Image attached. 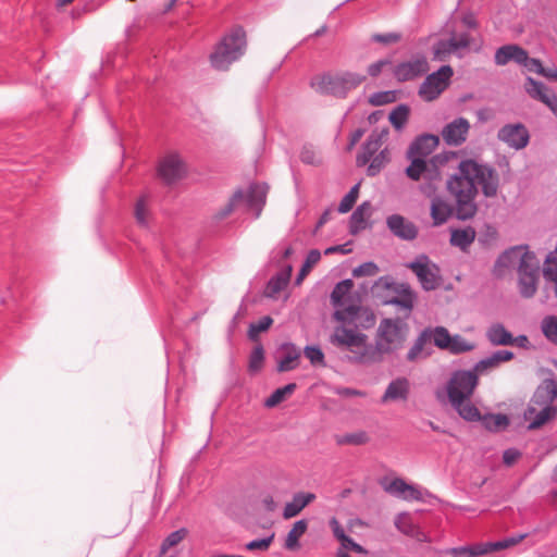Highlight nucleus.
<instances>
[{"instance_id":"obj_1","label":"nucleus","mask_w":557,"mask_h":557,"mask_svg":"<svg viewBox=\"0 0 557 557\" xmlns=\"http://www.w3.org/2000/svg\"><path fill=\"white\" fill-rule=\"evenodd\" d=\"M478 384L479 377L475 371L456 370L450 374L445 385V392L451 408L468 422L480 419V410L471 400Z\"/></svg>"},{"instance_id":"obj_2","label":"nucleus","mask_w":557,"mask_h":557,"mask_svg":"<svg viewBox=\"0 0 557 557\" xmlns=\"http://www.w3.org/2000/svg\"><path fill=\"white\" fill-rule=\"evenodd\" d=\"M406 341V331L398 320L383 319L376 330L374 344H370L366 351H360L355 361L361 363H377L383 361L385 355L398 351Z\"/></svg>"},{"instance_id":"obj_3","label":"nucleus","mask_w":557,"mask_h":557,"mask_svg":"<svg viewBox=\"0 0 557 557\" xmlns=\"http://www.w3.org/2000/svg\"><path fill=\"white\" fill-rule=\"evenodd\" d=\"M447 189L455 199L457 219L466 221L473 218L478 210L475 203L478 188L472 174L462 171V161L457 172L447 181Z\"/></svg>"},{"instance_id":"obj_4","label":"nucleus","mask_w":557,"mask_h":557,"mask_svg":"<svg viewBox=\"0 0 557 557\" xmlns=\"http://www.w3.org/2000/svg\"><path fill=\"white\" fill-rule=\"evenodd\" d=\"M556 398L557 382L554 379L544 380L534 392L524 413L525 419L530 421L529 429H537L556 416Z\"/></svg>"},{"instance_id":"obj_5","label":"nucleus","mask_w":557,"mask_h":557,"mask_svg":"<svg viewBox=\"0 0 557 557\" xmlns=\"http://www.w3.org/2000/svg\"><path fill=\"white\" fill-rule=\"evenodd\" d=\"M246 46L244 28L240 26L233 27L230 33L222 37L210 54L211 65L216 70H227L233 62L244 55Z\"/></svg>"},{"instance_id":"obj_6","label":"nucleus","mask_w":557,"mask_h":557,"mask_svg":"<svg viewBox=\"0 0 557 557\" xmlns=\"http://www.w3.org/2000/svg\"><path fill=\"white\" fill-rule=\"evenodd\" d=\"M366 76L355 72L324 73L311 78L310 86L323 95L345 98L364 82Z\"/></svg>"},{"instance_id":"obj_7","label":"nucleus","mask_w":557,"mask_h":557,"mask_svg":"<svg viewBox=\"0 0 557 557\" xmlns=\"http://www.w3.org/2000/svg\"><path fill=\"white\" fill-rule=\"evenodd\" d=\"M462 171L472 174L475 185L481 186L485 197L491 198L497 195L499 177L492 166L479 163L473 159H465L462 160Z\"/></svg>"},{"instance_id":"obj_8","label":"nucleus","mask_w":557,"mask_h":557,"mask_svg":"<svg viewBox=\"0 0 557 557\" xmlns=\"http://www.w3.org/2000/svg\"><path fill=\"white\" fill-rule=\"evenodd\" d=\"M268 187L263 184H251L249 188L237 190L226 206L223 215L233 211L240 203L253 212L255 219L259 218L265 203Z\"/></svg>"},{"instance_id":"obj_9","label":"nucleus","mask_w":557,"mask_h":557,"mask_svg":"<svg viewBox=\"0 0 557 557\" xmlns=\"http://www.w3.org/2000/svg\"><path fill=\"white\" fill-rule=\"evenodd\" d=\"M454 75L450 65H442L424 78L418 89L419 97L426 102L436 100L449 86Z\"/></svg>"},{"instance_id":"obj_10","label":"nucleus","mask_w":557,"mask_h":557,"mask_svg":"<svg viewBox=\"0 0 557 557\" xmlns=\"http://www.w3.org/2000/svg\"><path fill=\"white\" fill-rule=\"evenodd\" d=\"M432 139L431 137H418L409 146L407 151V159L410 160V164L406 168V175L412 181H420L424 177L436 178L437 165L433 160H425L419 158L416 151L420 148L423 141Z\"/></svg>"},{"instance_id":"obj_11","label":"nucleus","mask_w":557,"mask_h":557,"mask_svg":"<svg viewBox=\"0 0 557 557\" xmlns=\"http://www.w3.org/2000/svg\"><path fill=\"white\" fill-rule=\"evenodd\" d=\"M330 342L338 348L350 350L354 354V358L360 351H366L369 346L368 336L364 333L344 323L334 327Z\"/></svg>"},{"instance_id":"obj_12","label":"nucleus","mask_w":557,"mask_h":557,"mask_svg":"<svg viewBox=\"0 0 557 557\" xmlns=\"http://www.w3.org/2000/svg\"><path fill=\"white\" fill-rule=\"evenodd\" d=\"M528 536L527 533L515 534L499 541L495 542H486L481 544H475L472 546H462L451 548V555L454 557H478L482 555H486L490 553L498 552L502 549H506L512 547L520 543Z\"/></svg>"},{"instance_id":"obj_13","label":"nucleus","mask_w":557,"mask_h":557,"mask_svg":"<svg viewBox=\"0 0 557 557\" xmlns=\"http://www.w3.org/2000/svg\"><path fill=\"white\" fill-rule=\"evenodd\" d=\"M407 268L417 275L424 290H434L440 286L442 278L440 267L425 253L417 256L413 261L407 263Z\"/></svg>"},{"instance_id":"obj_14","label":"nucleus","mask_w":557,"mask_h":557,"mask_svg":"<svg viewBox=\"0 0 557 557\" xmlns=\"http://www.w3.org/2000/svg\"><path fill=\"white\" fill-rule=\"evenodd\" d=\"M333 318L337 322L348 324L357 331L369 330L375 324L373 311L358 305H348L342 309H336Z\"/></svg>"},{"instance_id":"obj_15","label":"nucleus","mask_w":557,"mask_h":557,"mask_svg":"<svg viewBox=\"0 0 557 557\" xmlns=\"http://www.w3.org/2000/svg\"><path fill=\"white\" fill-rule=\"evenodd\" d=\"M429 72V62L425 55L416 54L409 60L397 63L393 75L399 83L417 79Z\"/></svg>"},{"instance_id":"obj_16","label":"nucleus","mask_w":557,"mask_h":557,"mask_svg":"<svg viewBox=\"0 0 557 557\" xmlns=\"http://www.w3.org/2000/svg\"><path fill=\"white\" fill-rule=\"evenodd\" d=\"M434 346L454 355L468 352L474 348V344L466 341L459 334L450 335L444 326H435Z\"/></svg>"},{"instance_id":"obj_17","label":"nucleus","mask_w":557,"mask_h":557,"mask_svg":"<svg viewBox=\"0 0 557 557\" xmlns=\"http://www.w3.org/2000/svg\"><path fill=\"white\" fill-rule=\"evenodd\" d=\"M519 292L525 297L534 296L537 289L539 260L535 255L529 261H522L518 269Z\"/></svg>"},{"instance_id":"obj_18","label":"nucleus","mask_w":557,"mask_h":557,"mask_svg":"<svg viewBox=\"0 0 557 557\" xmlns=\"http://www.w3.org/2000/svg\"><path fill=\"white\" fill-rule=\"evenodd\" d=\"M435 327H425L420 332L413 344L409 348L406 360L408 362H417L429 358L433 354L432 345H434Z\"/></svg>"},{"instance_id":"obj_19","label":"nucleus","mask_w":557,"mask_h":557,"mask_svg":"<svg viewBox=\"0 0 557 557\" xmlns=\"http://www.w3.org/2000/svg\"><path fill=\"white\" fill-rule=\"evenodd\" d=\"M534 256L533 252L527 250V247L516 246L506 251H504L496 260L494 265V273L497 276L504 274L503 269L520 267L522 261H529Z\"/></svg>"},{"instance_id":"obj_20","label":"nucleus","mask_w":557,"mask_h":557,"mask_svg":"<svg viewBox=\"0 0 557 557\" xmlns=\"http://www.w3.org/2000/svg\"><path fill=\"white\" fill-rule=\"evenodd\" d=\"M158 174L166 184H172L186 174V165L177 153H170L160 161Z\"/></svg>"},{"instance_id":"obj_21","label":"nucleus","mask_w":557,"mask_h":557,"mask_svg":"<svg viewBox=\"0 0 557 557\" xmlns=\"http://www.w3.org/2000/svg\"><path fill=\"white\" fill-rule=\"evenodd\" d=\"M470 123L466 117H457L446 124L442 129L443 140L451 147H458L467 140Z\"/></svg>"},{"instance_id":"obj_22","label":"nucleus","mask_w":557,"mask_h":557,"mask_svg":"<svg viewBox=\"0 0 557 557\" xmlns=\"http://www.w3.org/2000/svg\"><path fill=\"white\" fill-rule=\"evenodd\" d=\"M498 139L516 150L529 144L530 135L527 127L521 124H507L498 131Z\"/></svg>"},{"instance_id":"obj_23","label":"nucleus","mask_w":557,"mask_h":557,"mask_svg":"<svg viewBox=\"0 0 557 557\" xmlns=\"http://www.w3.org/2000/svg\"><path fill=\"white\" fill-rule=\"evenodd\" d=\"M382 486L386 493L404 500H421L422 492L414 485L407 484L403 479L395 478L383 481Z\"/></svg>"},{"instance_id":"obj_24","label":"nucleus","mask_w":557,"mask_h":557,"mask_svg":"<svg viewBox=\"0 0 557 557\" xmlns=\"http://www.w3.org/2000/svg\"><path fill=\"white\" fill-rule=\"evenodd\" d=\"M391 287L392 290L394 292V295L388 297L384 301V304L396 306L404 310L408 315L413 308L416 301V294L408 284L393 283Z\"/></svg>"},{"instance_id":"obj_25","label":"nucleus","mask_w":557,"mask_h":557,"mask_svg":"<svg viewBox=\"0 0 557 557\" xmlns=\"http://www.w3.org/2000/svg\"><path fill=\"white\" fill-rule=\"evenodd\" d=\"M388 230L403 240H413L418 236V227L400 214H392L386 219Z\"/></svg>"},{"instance_id":"obj_26","label":"nucleus","mask_w":557,"mask_h":557,"mask_svg":"<svg viewBox=\"0 0 557 557\" xmlns=\"http://www.w3.org/2000/svg\"><path fill=\"white\" fill-rule=\"evenodd\" d=\"M384 132L373 131L361 147L360 153L356 158L357 166H366L372 157L382 150Z\"/></svg>"},{"instance_id":"obj_27","label":"nucleus","mask_w":557,"mask_h":557,"mask_svg":"<svg viewBox=\"0 0 557 557\" xmlns=\"http://www.w3.org/2000/svg\"><path fill=\"white\" fill-rule=\"evenodd\" d=\"M525 60V50L518 45L510 44L499 47L494 55L496 65L503 66L513 61L519 64Z\"/></svg>"},{"instance_id":"obj_28","label":"nucleus","mask_w":557,"mask_h":557,"mask_svg":"<svg viewBox=\"0 0 557 557\" xmlns=\"http://www.w3.org/2000/svg\"><path fill=\"white\" fill-rule=\"evenodd\" d=\"M284 356L277 361V371L287 372L297 368L300 350L293 343H284L281 345Z\"/></svg>"},{"instance_id":"obj_29","label":"nucleus","mask_w":557,"mask_h":557,"mask_svg":"<svg viewBox=\"0 0 557 557\" xmlns=\"http://www.w3.org/2000/svg\"><path fill=\"white\" fill-rule=\"evenodd\" d=\"M314 498L315 495L312 493L299 492L294 494L292 502L287 503L283 509L284 519L296 517Z\"/></svg>"},{"instance_id":"obj_30","label":"nucleus","mask_w":557,"mask_h":557,"mask_svg":"<svg viewBox=\"0 0 557 557\" xmlns=\"http://www.w3.org/2000/svg\"><path fill=\"white\" fill-rule=\"evenodd\" d=\"M293 267L290 264L282 265L278 273L270 278L267 285V293L269 296H274L285 289L292 276Z\"/></svg>"},{"instance_id":"obj_31","label":"nucleus","mask_w":557,"mask_h":557,"mask_svg":"<svg viewBox=\"0 0 557 557\" xmlns=\"http://www.w3.org/2000/svg\"><path fill=\"white\" fill-rule=\"evenodd\" d=\"M409 393V382L405 377H398L396 380H393L384 395L382 396V401L385 403L387 400H405L408 397Z\"/></svg>"},{"instance_id":"obj_32","label":"nucleus","mask_w":557,"mask_h":557,"mask_svg":"<svg viewBox=\"0 0 557 557\" xmlns=\"http://www.w3.org/2000/svg\"><path fill=\"white\" fill-rule=\"evenodd\" d=\"M488 342L494 346L511 345L515 342L512 334L502 323H493L486 331Z\"/></svg>"},{"instance_id":"obj_33","label":"nucleus","mask_w":557,"mask_h":557,"mask_svg":"<svg viewBox=\"0 0 557 557\" xmlns=\"http://www.w3.org/2000/svg\"><path fill=\"white\" fill-rule=\"evenodd\" d=\"M474 239L475 231L471 226L465 228H455L450 234V244L455 247H458L462 251H467Z\"/></svg>"},{"instance_id":"obj_34","label":"nucleus","mask_w":557,"mask_h":557,"mask_svg":"<svg viewBox=\"0 0 557 557\" xmlns=\"http://www.w3.org/2000/svg\"><path fill=\"white\" fill-rule=\"evenodd\" d=\"M354 287V282L350 278L343 280L338 282L332 293H331V302L336 309H342L346 307V298L350 294Z\"/></svg>"},{"instance_id":"obj_35","label":"nucleus","mask_w":557,"mask_h":557,"mask_svg":"<svg viewBox=\"0 0 557 557\" xmlns=\"http://www.w3.org/2000/svg\"><path fill=\"white\" fill-rule=\"evenodd\" d=\"M371 205L369 201L362 202L356 208L350 216L349 230L351 234H357L367 226V219L370 216Z\"/></svg>"},{"instance_id":"obj_36","label":"nucleus","mask_w":557,"mask_h":557,"mask_svg":"<svg viewBox=\"0 0 557 557\" xmlns=\"http://www.w3.org/2000/svg\"><path fill=\"white\" fill-rule=\"evenodd\" d=\"M479 421L486 430L491 432H498L500 430L506 429L509 425L508 417L503 413H480V419H478L475 422Z\"/></svg>"},{"instance_id":"obj_37","label":"nucleus","mask_w":557,"mask_h":557,"mask_svg":"<svg viewBox=\"0 0 557 557\" xmlns=\"http://www.w3.org/2000/svg\"><path fill=\"white\" fill-rule=\"evenodd\" d=\"M451 214V207L442 198L437 197L432 199L431 216L434 225L445 223Z\"/></svg>"},{"instance_id":"obj_38","label":"nucleus","mask_w":557,"mask_h":557,"mask_svg":"<svg viewBox=\"0 0 557 557\" xmlns=\"http://www.w3.org/2000/svg\"><path fill=\"white\" fill-rule=\"evenodd\" d=\"M307 529V520L301 519L296 521L286 536L285 548L289 550L297 549L299 547V539L306 533Z\"/></svg>"},{"instance_id":"obj_39","label":"nucleus","mask_w":557,"mask_h":557,"mask_svg":"<svg viewBox=\"0 0 557 557\" xmlns=\"http://www.w3.org/2000/svg\"><path fill=\"white\" fill-rule=\"evenodd\" d=\"M389 162V151L387 148L380 150L367 164V174L369 176L377 175Z\"/></svg>"},{"instance_id":"obj_40","label":"nucleus","mask_w":557,"mask_h":557,"mask_svg":"<svg viewBox=\"0 0 557 557\" xmlns=\"http://www.w3.org/2000/svg\"><path fill=\"white\" fill-rule=\"evenodd\" d=\"M543 275L546 281L554 283L555 295L557 297V248L547 255L544 262Z\"/></svg>"},{"instance_id":"obj_41","label":"nucleus","mask_w":557,"mask_h":557,"mask_svg":"<svg viewBox=\"0 0 557 557\" xmlns=\"http://www.w3.org/2000/svg\"><path fill=\"white\" fill-rule=\"evenodd\" d=\"M409 107L407 104H398L389 113V122L395 129L401 131L409 117Z\"/></svg>"},{"instance_id":"obj_42","label":"nucleus","mask_w":557,"mask_h":557,"mask_svg":"<svg viewBox=\"0 0 557 557\" xmlns=\"http://www.w3.org/2000/svg\"><path fill=\"white\" fill-rule=\"evenodd\" d=\"M525 91L532 97L533 99H536L539 101H543L546 95L550 91L544 84L536 82L532 77H527L525 85H524Z\"/></svg>"},{"instance_id":"obj_43","label":"nucleus","mask_w":557,"mask_h":557,"mask_svg":"<svg viewBox=\"0 0 557 557\" xmlns=\"http://www.w3.org/2000/svg\"><path fill=\"white\" fill-rule=\"evenodd\" d=\"M297 385L295 383H289L283 387L276 388L270 397H268L264 401L265 407L272 408L278 405L287 395H290L295 392Z\"/></svg>"},{"instance_id":"obj_44","label":"nucleus","mask_w":557,"mask_h":557,"mask_svg":"<svg viewBox=\"0 0 557 557\" xmlns=\"http://www.w3.org/2000/svg\"><path fill=\"white\" fill-rule=\"evenodd\" d=\"M424 183H422L419 187L420 191L428 198H430L431 200L434 199V198H437V190H438V186L442 182V174H441V171L440 169L437 168V175H436V178H430V177H424Z\"/></svg>"},{"instance_id":"obj_45","label":"nucleus","mask_w":557,"mask_h":557,"mask_svg":"<svg viewBox=\"0 0 557 557\" xmlns=\"http://www.w3.org/2000/svg\"><path fill=\"white\" fill-rule=\"evenodd\" d=\"M264 362V349L262 345H257L249 356L248 370L251 373L260 371Z\"/></svg>"},{"instance_id":"obj_46","label":"nucleus","mask_w":557,"mask_h":557,"mask_svg":"<svg viewBox=\"0 0 557 557\" xmlns=\"http://www.w3.org/2000/svg\"><path fill=\"white\" fill-rule=\"evenodd\" d=\"M321 259V252L318 250V249H311L307 257H306V260L297 275V278H296V282L297 283H300L301 280L308 274V272L310 271V269L319 262V260Z\"/></svg>"},{"instance_id":"obj_47","label":"nucleus","mask_w":557,"mask_h":557,"mask_svg":"<svg viewBox=\"0 0 557 557\" xmlns=\"http://www.w3.org/2000/svg\"><path fill=\"white\" fill-rule=\"evenodd\" d=\"M542 331L545 337L557 345V317L549 315L542 321Z\"/></svg>"},{"instance_id":"obj_48","label":"nucleus","mask_w":557,"mask_h":557,"mask_svg":"<svg viewBox=\"0 0 557 557\" xmlns=\"http://www.w3.org/2000/svg\"><path fill=\"white\" fill-rule=\"evenodd\" d=\"M359 195V184H356L343 197L338 205V212L346 213L350 211L356 203Z\"/></svg>"},{"instance_id":"obj_49","label":"nucleus","mask_w":557,"mask_h":557,"mask_svg":"<svg viewBox=\"0 0 557 557\" xmlns=\"http://www.w3.org/2000/svg\"><path fill=\"white\" fill-rule=\"evenodd\" d=\"M394 101H396V91L394 90L376 91L369 97V102L375 107L388 104Z\"/></svg>"},{"instance_id":"obj_50","label":"nucleus","mask_w":557,"mask_h":557,"mask_svg":"<svg viewBox=\"0 0 557 557\" xmlns=\"http://www.w3.org/2000/svg\"><path fill=\"white\" fill-rule=\"evenodd\" d=\"M453 52H455V50L450 38L446 40H438L433 46V57L435 60L442 61Z\"/></svg>"},{"instance_id":"obj_51","label":"nucleus","mask_w":557,"mask_h":557,"mask_svg":"<svg viewBox=\"0 0 557 557\" xmlns=\"http://www.w3.org/2000/svg\"><path fill=\"white\" fill-rule=\"evenodd\" d=\"M187 534V530L185 528L178 529L176 531L171 532L161 544V552L165 553L171 547L177 545L180 542L184 540Z\"/></svg>"},{"instance_id":"obj_52","label":"nucleus","mask_w":557,"mask_h":557,"mask_svg":"<svg viewBox=\"0 0 557 557\" xmlns=\"http://www.w3.org/2000/svg\"><path fill=\"white\" fill-rule=\"evenodd\" d=\"M273 323V319L269 315L261 318L256 323H250L248 336L250 339H256L260 332L267 331Z\"/></svg>"},{"instance_id":"obj_53","label":"nucleus","mask_w":557,"mask_h":557,"mask_svg":"<svg viewBox=\"0 0 557 557\" xmlns=\"http://www.w3.org/2000/svg\"><path fill=\"white\" fill-rule=\"evenodd\" d=\"M380 272V268L373 261L364 262L352 270L355 277L374 276Z\"/></svg>"},{"instance_id":"obj_54","label":"nucleus","mask_w":557,"mask_h":557,"mask_svg":"<svg viewBox=\"0 0 557 557\" xmlns=\"http://www.w3.org/2000/svg\"><path fill=\"white\" fill-rule=\"evenodd\" d=\"M367 442H368V435L363 431L345 434L337 438V443L341 445H344V444L362 445Z\"/></svg>"},{"instance_id":"obj_55","label":"nucleus","mask_w":557,"mask_h":557,"mask_svg":"<svg viewBox=\"0 0 557 557\" xmlns=\"http://www.w3.org/2000/svg\"><path fill=\"white\" fill-rule=\"evenodd\" d=\"M304 354L313 366H324V354L319 346H306Z\"/></svg>"},{"instance_id":"obj_56","label":"nucleus","mask_w":557,"mask_h":557,"mask_svg":"<svg viewBox=\"0 0 557 557\" xmlns=\"http://www.w3.org/2000/svg\"><path fill=\"white\" fill-rule=\"evenodd\" d=\"M421 137H431L432 139L423 141L422 145L420 146V148L416 151L414 156L428 160L429 154L432 152V150L437 145L438 138L436 136L430 135V134L422 135Z\"/></svg>"},{"instance_id":"obj_57","label":"nucleus","mask_w":557,"mask_h":557,"mask_svg":"<svg viewBox=\"0 0 557 557\" xmlns=\"http://www.w3.org/2000/svg\"><path fill=\"white\" fill-rule=\"evenodd\" d=\"M135 218L138 222V224L143 226L148 225L147 220V199L146 197H141L138 199L135 206Z\"/></svg>"},{"instance_id":"obj_58","label":"nucleus","mask_w":557,"mask_h":557,"mask_svg":"<svg viewBox=\"0 0 557 557\" xmlns=\"http://www.w3.org/2000/svg\"><path fill=\"white\" fill-rule=\"evenodd\" d=\"M293 252H294V249L292 246L280 244L273 250V260L282 268V265H284L283 260L289 258Z\"/></svg>"},{"instance_id":"obj_59","label":"nucleus","mask_w":557,"mask_h":557,"mask_svg":"<svg viewBox=\"0 0 557 557\" xmlns=\"http://www.w3.org/2000/svg\"><path fill=\"white\" fill-rule=\"evenodd\" d=\"M372 41L383 44V45H389V44H396L400 41L401 34L397 32H391L385 34H373L371 37Z\"/></svg>"},{"instance_id":"obj_60","label":"nucleus","mask_w":557,"mask_h":557,"mask_svg":"<svg viewBox=\"0 0 557 557\" xmlns=\"http://www.w3.org/2000/svg\"><path fill=\"white\" fill-rule=\"evenodd\" d=\"M519 65L523 66L528 72L540 74L544 73V66L539 59L530 58L525 50V60L520 62Z\"/></svg>"},{"instance_id":"obj_61","label":"nucleus","mask_w":557,"mask_h":557,"mask_svg":"<svg viewBox=\"0 0 557 557\" xmlns=\"http://www.w3.org/2000/svg\"><path fill=\"white\" fill-rule=\"evenodd\" d=\"M274 534L272 533L270 536L264 539H257L248 542L246 544V549L248 550H267L271 543L273 542Z\"/></svg>"},{"instance_id":"obj_62","label":"nucleus","mask_w":557,"mask_h":557,"mask_svg":"<svg viewBox=\"0 0 557 557\" xmlns=\"http://www.w3.org/2000/svg\"><path fill=\"white\" fill-rule=\"evenodd\" d=\"M498 367V364L496 363V361L494 360V358L491 356L480 360L479 362H476L473 367V369H471V371H475L476 375L479 376V374H482L484 373L485 371L490 370V369H494Z\"/></svg>"},{"instance_id":"obj_63","label":"nucleus","mask_w":557,"mask_h":557,"mask_svg":"<svg viewBox=\"0 0 557 557\" xmlns=\"http://www.w3.org/2000/svg\"><path fill=\"white\" fill-rule=\"evenodd\" d=\"M450 40L454 46L455 52L460 49H466L470 46V35L467 33H462L458 36H453Z\"/></svg>"},{"instance_id":"obj_64","label":"nucleus","mask_w":557,"mask_h":557,"mask_svg":"<svg viewBox=\"0 0 557 557\" xmlns=\"http://www.w3.org/2000/svg\"><path fill=\"white\" fill-rule=\"evenodd\" d=\"M389 60L383 59L379 60L368 66V74L372 77H376L381 74L384 66L389 64Z\"/></svg>"}]
</instances>
